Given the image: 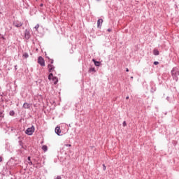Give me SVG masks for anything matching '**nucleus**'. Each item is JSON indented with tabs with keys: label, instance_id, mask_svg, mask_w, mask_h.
I'll return each mask as SVG.
<instances>
[{
	"label": "nucleus",
	"instance_id": "nucleus-15",
	"mask_svg": "<svg viewBox=\"0 0 179 179\" xmlns=\"http://www.w3.org/2000/svg\"><path fill=\"white\" fill-rule=\"evenodd\" d=\"M38 27H40V24H37L35 26V27H34V29H36V31H37V30H38Z\"/></svg>",
	"mask_w": 179,
	"mask_h": 179
},
{
	"label": "nucleus",
	"instance_id": "nucleus-5",
	"mask_svg": "<svg viewBox=\"0 0 179 179\" xmlns=\"http://www.w3.org/2000/svg\"><path fill=\"white\" fill-rule=\"evenodd\" d=\"M31 36V35H30V31L29 30L26 29L25 32H24V37H25L26 40H29Z\"/></svg>",
	"mask_w": 179,
	"mask_h": 179
},
{
	"label": "nucleus",
	"instance_id": "nucleus-24",
	"mask_svg": "<svg viewBox=\"0 0 179 179\" xmlns=\"http://www.w3.org/2000/svg\"><path fill=\"white\" fill-rule=\"evenodd\" d=\"M55 179H62V178H61V176H57V178Z\"/></svg>",
	"mask_w": 179,
	"mask_h": 179
},
{
	"label": "nucleus",
	"instance_id": "nucleus-21",
	"mask_svg": "<svg viewBox=\"0 0 179 179\" xmlns=\"http://www.w3.org/2000/svg\"><path fill=\"white\" fill-rule=\"evenodd\" d=\"M65 146H67V147H69V148H71V146H72V145H71V144H66Z\"/></svg>",
	"mask_w": 179,
	"mask_h": 179
},
{
	"label": "nucleus",
	"instance_id": "nucleus-20",
	"mask_svg": "<svg viewBox=\"0 0 179 179\" xmlns=\"http://www.w3.org/2000/svg\"><path fill=\"white\" fill-rule=\"evenodd\" d=\"M154 65H159V62H154Z\"/></svg>",
	"mask_w": 179,
	"mask_h": 179
},
{
	"label": "nucleus",
	"instance_id": "nucleus-7",
	"mask_svg": "<svg viewBox=\"0 0 179 179\" xmlns=\"http://www.w3.org/2000/svg\"><path fill=\"white\" fill-rule=\"evenodd\" d=\"M55 134L58 135L59 136L61 135V128L59 127H57L55 129Z\"/></svg>",
	"mask_w": 179,
	"mask_h": 179
},
{
	"label": "nucleus",
	"instance_id": "nucleus-6",
	"mask_svg": "<svg viewBox=\"0 0 179 179\" xmlns=\"http://www.w3.org/2000/svg\"><path fill=\"white\" fill-rule=\"evenodd\" d=\"M103 24V19H99L97 21L98 29H101V25Z\"/></svg>",
	"mask_w": 179,
	"mask_h": 179
},
{
	"label": "nucleus",
	"instance_id": "nucleus-32",
	"mask_svg": "<svg viewBox=\"0 0 179 179\" xmlns=\"http://www.w3.org/2000/svg\"><path fill=\"white\" fill-rule=\"evenodd\" d=\"M15 69H16V66H15Z\"/></svg>",
	"mask_w": 179,
	"mask_h": 179
},
{
	"label": "nucleus",
	"instance_id": "nucleus-3",
	"mask_svg": "<svg viewBox=\"0 0 179 179\" xmlns=\"http://www.w3.org/2000/svg\"><path fill=\"white\" fill-rule=\"evenodd\" d=\"M34 131H36V128L34 127V126H31V127L27 129V130L25 131V134L26 135H29V136H31V135H33V134H34Z\"/></svg>",
	"mask_w": 179,
	"mask_h": 179
},
{
	"label": "nucleus",
	"instance_id": "nucleus-11",
	"mask_svg": "<svg viewBox=\"0 0 179 179\" xmlns=\"http://www.w3.org/2000/svg\"><path fill=\"white\" fill-rule=\"evenodd\" d=\"M42 150H43V152H47V150H48V147H47V145H43Z\"/></svg>",
	"mask_w": 179,
	"mask_h": 179
},
{
	"label": "nucleus",
	"instance_id": "nucleus-28",
	"mask_svg": "<svg viewBox=\"0 0 179 179\" xmlns=\"http://www.w3.org/2000/svg\"><path fill=\"white\" fill-rule=\"evenodd\" d=\"M126 99H127V100H128V99H129V96H127Z\"/></svg>",
	"mask_w": 179,
	"mask_h": 179
},
{
	"label": "nucleus",
	"instance_id": "nucleus-16",
	"mask_svg": "<svg viewBox=\"0 0 179 179\" xmlns=\"http://www.w3.org/2000/svg\"><path fill=\"white\" fill-rule=\"evenodd\" d=\"M90 72H96V69L94 68L90 69Z\"/></svg>",
	"mask_w": 179,
	"mask_h": 179
},
{
	"label": "nucleus",
	"instance_id": "nucleus-12",
	"mask_svg": "<svg viewBox=\"0 0 179 179\" xmlns=\"http://www.w3.org/2000/svg\"><path fill=\"white\" fill-rule=\"evenodd\" d=\"M28 164H29V166H32L33 165V162H31V157H28Z\"/></svg>",
	"mask_w": 179,
	"mask_h": 179
},
{
	"label": "nucleus",
	"instance_id": "nucleus-25",
	"mask_svg": "<svg viewBox=\"0 0 179 179\" xmlns=\"http://www.w3.org/2000/svg\"><path fill=\"white\" fill-rule=\"evenodd\" d=\"M126 72H129V69H128V68L126 69Z\"/></svg>",
	"mask_w": 179,
	"mask_h": 179
},
{
	"label": "nucleus",
	"instance_id": "nucleus-17",
	"mask_svg": "<svg viewBox=\"0 0 179 179\" xmlns=\"http://www.w3.org/2000/svg\"><path fill=\"white\" fill-rule=\"evenodd\" d=\"M10 115H15V111L11 110V111L10 112Z\"/></svg>",
	"mask_w": 179,
	"mask_h": 179
},
{
	"label": "nucleus",
	"instance_id": "nucleus-4",
	"mask_svg": "<svg viewBox=\"0 0 179 179\" xmlns=\"http://www.w3.org/2000/svg\"><path fill=\"white\" fill-rule=\"evenodd\" d=\"M38 64H39L41 66H45V61L44 60V58H43V57L40 56L38 58Z\"/></svg>",
	"mask_w": 179,
	"mask_h": 179
},
{
	"label": "nucleus",
	"instance_id": "nucleus-29",
	"mask_svg": "<svg viewBox=\"0 0 179 179\" xmlns=\"http://www.w3.org/2000/svg\"><path fill=\"white\" fill-rule=\"evenodd\" d=\"M0 116H1V117H2V113H0Z\"/></svg>",
	"mask_w": 179,
	"mask_h": 179
},
{
	"label": "nucleus",
	"instance_id": "nucleus-31",
	"mask_svg": "<svg viewBox=\"0 0 179 179\" xmlns=\"http://www.w3.org/2000/svg\"><path fill=\"white\" fill-rule=\"evenodd\" d=\"M41 6H43V4H41Z\"/></svg>",
	"mask_w": 179,
	"mask_h": 179
},
{
	"label": "nucleus",
	"instance_id": "nucleus-23",
	"mask_svg": "<svg viewBox=\"0 0 179 179\" xmlns=\"http://www.w3.org/2000/svg\"><path fill=\"white\" fill-rule=\"evenodd\" d=\"M52 64H54V60L51 59L50 60V65H52Z\"/></svg>",
	"mask_w": 179,
	"mask_h": 179
},
{
	"label": "nucleus",
	"instance_id": "nucleus-14",
	"mask_svg": "<svg viewBox=\"0 0 179 179\" xmlns=\"http://www.w3.org/2000/svg\"><path fill=\"white\" fill-rule=\"evenodd\" d=\"M22 57L23 58H26V59L29 58V53L27 52L23 53Z\"/></svg>",
	"mask_w": 179,
	"mask_h": 179
},
{
	"label": "nucleus",
	"instance_id": "nucleus-8",
	"mask_svg": "<svg viewBox=\"0 0 179 179\" xmlns=\"http://www.w3.org/2000/svg\"><path fill=\"white\" fill-rule=\"evenodd\" d=\"M14 26H15V27H22V26H23V23L15 22H14Z\"/></svg>",
	"mask_w": 179,
	"mask_h": 179
},
{
	"label": "nucleus",
	"instance_id": "nucleus-18",
	"mask_svg": "<svg viewBox=\"0 0 179 179\" xmlns=\"http://www.w3.org/2000/svg\"><path fill=\"white\" fill-rule=\"evenodd\" d=\"M122 125L123 127H127V122L124 121Z\"/></svg>",
	"mask_w": 179,
	"mask_h": 179
},
{
	"label": "nucleus",
	"instance_id": "nucleus-26",
	"mask_svg": "<svg viewBox=\"0 0 179 179\" xmlns=\"http://www.w3.org/2000/svg\"><path fill=\"white\" fill-rule=\"evenodd\" d=\"M108 31H111V29H108Z\"/></svg>",
	"mask_w": 179,
	"mask_h": 179
},
{
	"label": "nucleus",
	"instance_id": "nucleus-13",
	"mask_svg": "<svg viewBox=\"0 0 179 179\" xmlns=\"http://www.w3.org/2000/svg\"><path fill=\"white\" fill-rule=\"evenodd\" d=\"M153 54H154V55H159V50H157V49H155L153 50Z\"/></svg>",
	"mask_w": 179,
	"mask_h": 179
},
{
	"label": "nucleus",
	"instance_id": "nucleus-30",
	"mask_svg": "<svg viewBox=\"0 0 179 179\" xmlns=\"http://www.w3.org/2000/svg\"><path fill=\"white\" fill-rule=\"evenodd\" d=\"M131 79H134V77H133V76H131Z\"/></svg>",
	"mask_w": 179,
	"mask_h": 179
},
{
	"label": "nucleus",
	"instance_id": "nucleus-2",
	"mask_svg": "<svg viewBox=\"0 0 179 179\" xmlns=\"http://www.w3.org/2000/svg\"><path fill=\"white\" fill-rule=\"evenodd\" d=\"M171 76L173 79L176 80V82H178L179 76V69L177 67H174L171 71Z\"/></svg>",
	"mask_w": 179,
	"mask_h": 179
},
{
	"label": "nucleus",
	"instance_id": "nucleus-1",
	"mask_svg": "<svg viewBox=\"0 0 179 179\" xmlns=\"http://www.w3.org/2000/svg\"><path fill=\"white\" fill-rule=\"evenodd\" d=\"M48 68L49 72L50 73L48 76L49 80H52L54 85H57L58 83V78L54 77V75L52 74V72H55V66H54L52 64H48Z\"/></svg>",
	"mask_w": 179,
	"mask_h": 179
},
{
	"label": "nucleus",
	"instance_id": "nucleus-27",
	"mask_svg": "<svg viewBox=\"0 0 179 179\" xmlns=\"http://www.w3.org/2000/svg\"><path fill=\"white\" fill-rule=\"evenodd\" d=\"M2 162V157H0V163Z\"/></svg>",
	"mask_w": 179,
	"mask_h": 179
},
{
	"label": "nucleus",
	"instance_id": "nucleus-9",
	"mask_svg": "<svg viewBox=\"0 0 179 179\" xmlns=\"http://www.w3.org/2000/svg\"><path fill=\"white\" fill-rule=\"evenodd\" d=\"M92 62H94L95 66H100V65H101L100 62L96 61L94 59H92Z\"/></svg>",
	"mask_w": 179,
	"mask_h": 179
},
{
	"label": "nucleus",
	"instance_id": "nucleus-10",
	"mask_svg": "<svg viewBox=\"0 0 179 179\" xmlns=\"http://www.w3.org/2000/svg\"><path fill=\"white\" fill-rule=\"evenodd\" d=\"M23 108H30V104H29L28 103H24L23 104Z\"/></svg>",
	"mask_w": 179,
	"mask_h": 179
},
{
	"label": "nucleus",
	"instance_id": "nucleus-22",
	"mask_svg": "<svg viewBox=\"0 0 179 179\" xmlns=\"http://www.w3.org/2000/svg\"><path fill=\"white\" fill-rule=\"evenodd\" d=\"M103 171H106V165L103 164Z\"/></svg>",
	"mask_w": 179,
	"mask_h": 179
},
{
	"label": "nucleus",
	"instance_id": "nucleus-19",
	"mask_svg": "<svg viewBox=\"0 0 179 179\" xmlns=\"http://www.w3.org/2000/svg\"><path fill=\"white\" fill-rule=\"evenodd\" d=\"M151 92L152 93H154V92H156V88H152Z\"/></svg>",
	"mask_w": 179,
	"mask_h": 179
},
{
	"label": "nucleus",
	"instance_id": "nucleus-33",
	"mask_svg": "<svg viewBox=\"0 0 179 179\" xmlns=\"http://www.w3.org/2000/svg\"><path fill=\"white\" fill-rule=\"evenodd\" d=\"M96 1H100V0H96Z\"/></svg>",
	"mask_w": 179,
	"mask_h": 179
}]
</instances>
